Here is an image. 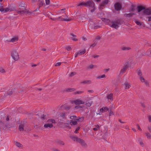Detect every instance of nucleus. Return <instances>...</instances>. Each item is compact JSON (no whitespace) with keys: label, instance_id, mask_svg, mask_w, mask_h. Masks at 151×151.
Masks as SVG:
<instances>
[{"label":"nucleus","instance_id":"nucleus-46","mask_svg":"<svg viewBox=\"0 0 151 151\" xmlns=\"http://www.w3.org/2000/svg\"><path fill=\"white\" fill-rule=\"evenodd\" d=\"M106 76L104 75L103 74L101 76H99L97 77V79H100V78H106Z\"/></svg>","mask_w":151,"mask_h":151},{"label":"nucleus","instance_id":"nucleus-5","mask_svg":"<svg viewBox=\"0 0 151 151\" xmlns=\"http://www.w3.org/2000/svg\"><path fill=\"white\" fill-rule=\"evenodd\" d=\"M129 66V63L128 62H126L123 66L121 69L120 74H122L125 72L126 70H127Z\"/></svg>","mask_w":151,"mask_h":151},{"label":"nucleus","instance_id":"nucleus-30","mask_svg":"<svg viewBox=\"0 0 151 151\" xmlns=\"http://www.w3.org/2000/svg\"><path fill=\"white\" fill-rule=\"evenodd\" d=\"M86 50L85 49L83 50H80L78 52V54H79V55H81L84 54L86 52Z\"/></svg>","mask_w":151,"mask_h":151},{"label":"nucleus","instance_id":"nucleus-12","mask_svg":"<svg viewBox=\"0 0 151 151\" xmlns=\"http://www.w3.org/2000/svg\"><path fill=\"white\" fill-rule=\"evenodd\" d=\"M19 9L20 10L23 11H26V12L27 13H32L31 12L27 11V9L26 8L25 6V4H22L19 5Z\"/></svg>","mask_w":151,"mask_h":151},{"label":"nucleus","instance_id":"nucleus-36","mask_svg":"<svg viewBox=\"0 0 151 151\" xmlns=\"http://www.w3.org/2000/svg\"><path fill=\"white\" fill-rule=\"evenodd\" d=\"M84 92L83 91H78L76 92H74L73 94L74 95H76L77 94H80L83 93Z\"/></svg>","mask_w":151,"mask_h":151},{"label":"nucleus","instance_id":"nucleus-55","mask_svg":"<svg viewBox=\"0 0 151 151\" xmlns=\"http://www.w3.org/2000/svg\"><path fill=\"white\" fill-rule=\"evenodd\" d=\"M80 128V127H78L76 129L75 131V133H78V131Z\"/></svg>","mask_w":151,"mask_h":151},{"label":"nucleus","instance_id":"nucleus-10","mask_svg":"<svg viewBox=\"0 0 151 151\" xmlns=\"http://www.w3.org/2000/svg\"><path fill=\"white\" fill-rule=\"evenodd\" d=\"M16 89L15 88H13L10 91H8L6 94V96L9 95L10 96L12 94H16L17 93V91H16Z\"/></svg>","mask_w":151,"mask_h":151},{"label":"nucleus","instance_id":"nucleus-34","mask_svg":"<svg viewBox=\"0 0 151 151\" xmlns=\"http://www.w3.org/2000/svg\"><path fill=\"white\" fill-rule=\"evenodd\" d=\"M145 134H146V136L147 137V138L148 139H151V135L150 133L148 132H145Z\"/></svg>","mask_w":151,"mask_h":151},{"label":"nucleus","instance_id":"nucleus-28","mask_svg":"<svg viewBox=\"0 0 151 151\" xmlns=\"http://www.w3.org/2000/svg\"><path fill=\"white\" fill-rule=\"evenodd\" d=\"M18 40L17 37H15L12 38L11 40L9 41V42H14L17 41Z\"/></svg>","mask_w":151,"mask_h":151},{"label":"nucleus","instance_id":"nucleus-24","mask_svg":"<svg viewBox=\"0 0 151 151\" xmlns=\"http://www.w3.org/2000/svg\"><path fill=\"white\" fill-rule=\"evenodd\" d=\"M77 120H75L74 121L71 120L70 122V124L71 125H76L77 124Z\"/></svg>","mask_w":151,"mask_h":151},{"label":"nucleus","instance_id":"nucleus-7","mask_svg":"<svg viewBox=\"0 0 151 151\" xmlns=\"http://www.w3.org/2000/svg\"><path fill=\"white\" fill-rule=\"evenodd\" d=\"M72 104L74 103L76 105L83 104H84V102L83 101L79 99H76L73 101H71Z\"/></svg>","mask_w":151,"mask_h":151},{"label":"nucleus","instance_id":"nucleus-41","mask_svg":"<svg viewBox=\"0 0 151 151\" xmlns=\"http://www.w3.org/2000/svg\"><path fill=\"white\" fill-rule=\"evenodd\" d=\"M134 22L137 25L141 26L142 25V22H140L138 21H134Z\"/></svg>","mask_w":151,"mask_h":151},{"label":"nucleus","instance_id":"nucleus-2","mask_svg":"<svg viewBox=\"0 0 151 151\" xmlns=\"http://www.w3.org/2000/svg\"><path fill=\"white\" fill-rule=\"evenodd\" d=\"M47 122L48 123L45 124L44 126V127L46 128H51L53 127L52 124H55L57 123L54 119H49L47 121Z\"/></svg>","mask_w":151,"mask_h":151},{"label":"nucleus","instance_id":"nucleus-60","mask_svg":"<svg viewBox=\"0 0 151 151\" xmlns=\"http://www.w3.org/2000/svg\"><path fill=\"white\" fill-rule=\"evenodd\" d=\"M71 108V107L70 106H67L65 107V109L66 110H68L70 109Z\"/></svg>","mask_w":151,"mask_h":151},{"label":"nucleus","instance_id":"nucleus-40","mask_svg":"<svg viewBox=\"0 0 151 151\" xmlns=\"http://www.w3.org/2000/svg\"><path fill=\"white\" fill-rule=\"evenodd\" d=\"M16 145L19 147H22V145L19 142H16Z\"/></svg>","mask_w":151,"mask_h":151},{"label":"nucleus","instance_id":"nucleus-20","mask_svg":"<svg viewBox=\"0 0 151 151\" xmlns=\"http://www.w3.org/2000/svg\"><path fill=\"white\" fill-rule=\"evenodd\" d=\"M135 10V5L134 4H132L131 6V7L129 9V11L131 12H134Z\"/></svg>","mask_w":151,"mask_h":151},{"label":"nucleus","instance_id":"nucleus-50","mask_svg":"<svg viewBox=\"0 0 151 151\" xmlns=\"http://www.w3.org/2000/svg\"><path fill=\"white\" fill-rule=\"evenodd\" d=\"M140 79L142 82H144L145 81V79L144 78L142 77V76L140 77Z\"/></svg>","mask_w":151,"mask_h":151},{"label":"nucleus","instance_id":"nucleus-63","mask_svg":"<svg viewBox=\"0 0 151 151\" xmlns=\"http://www.w3.org/2000/svg\"><path fill=\"white\" fill-rule=\"evenodd\" d=\"M144 82L145 83V84L148 87L149 86V83L147 81H145Z\"/></svg>","mask_w":151,"mask_h":151},{"label":"nucleus","instance_id":"nucleus-39","mask_svg":"<svg viewBox=\"0 0 151 151\" xmlns=\"http://www.w3.org/2000/svg\"><path fill=\"white\" fill-rule=\"evenodd\" d=\"M92 103L93 102L92 101H91L90 102L86 103V105L87 106L90 107Z\"/></svg>","mask_w":151,"mask_h":151},{"label":"nucleus","instance_id":"nucleus-22","mask_svg":"<svg viewBox=\"0 0 151 151\" xmlns=\"http://www.w3.org/2000/svg\"><path fill=\"white\" fill-rule=\"evenodd\" d=\"M131 49V48L129 47H121V49L123 51L130 50Z\"/></svg>","mask_w":151,"mask_h":151},{"label":"nucleus","instance_id":"nucleus-45","mask_svg":"<svg viewBox=\"0 0 151 151\" xmlns=\"http://www.w3.org/2000/svg\"><path fill=\"white\" fill-rule=\"evenodd\" d=\"M26 11H23L22 10H20L19 11H18L17 12V13L18 14H23L24 13H26Z\"/></svg>","mask_w":151,"mask_h":151},{"label":"nucleus","instance_id":"nucleus-49","mask_svg":"<svg viewBox=\"0 0 151 151\" xmlns=\"http://www.w3.org/2000/svg\"><path fill=\"white\" fill-rule=\"evenodd\" d=\"M70 119H72L76 120V119H77V117L76 116H70Z\"/></svg>","mask_w":151,"mask_h":151},{"label":"nucleus","instance_id":"nucleus-35","mask_svg":"<svg viewBox=\"0 0 151 151\" xmlns=\"http://www.w3.org/2000/svg\"><path fill=\"white\" fill-rule=\"evenodd\" d=\"M96 40L93 41V43L90 46V47H93L96 45L98 43V42H96Z\"/></svg>","mask_w":151,"mask_h":151},{"label":"nucleus","instance_id":"nucleus-15","mask_svg":"<svg viewBox=\"0 0 151 151\" xmlns=\"http://www.w3.org/2000/svg\"><path fill=\"white\" fill-rule=\"evenodd\" d=\"M145 7L142 6H139L137 7L136 9L138 12H140L142 11L145 10Z\"/></svg>","mask_w":151,"mask_h":151},{"label":"nucleus","instance_id":"nucleus-26","mask_svg":"<svg viewBox=\"0 0 151 151\" xmlns=\"http://www.w3.org/2000/svg\"><path fill=\"white\" fill-rule=\"evenodd\" d=\"M113 93H110L108 95L107 99H109L111 101H112L113 100Z\"/></svg>","mask_w":151,"mask_h":151},{"label":"nucleus","instance_id":"nucleus-17","mask_svg":"<svg viewBox=\"0 0 151 151\" xmlns=\"http://www.w3.org/2000/svg\"><path fill=\"white\" fill-rule=\"evenodd\" d=\"M136 15V13H130L129 14L125 13L124 14V16L126 17H132L133 15Z\"/></svg>","mask_w":151,"mask_h":151},{"label":"nucleus","instance_id":"nucleus-42","mask_svg":"<svg viewBox=\"0 0 151 151\" xmlns=\"http://www.w3.org/2000/svg\"><path fill=\"white\" fill-rule=\"evenodd\" d=\"M101 39V37L99 36V35H98L96 37V39L94 40V41H96V42H98V40H100Z\"/></svg>","mask_w":151,"mask_h":151},{"label":"nucleus","instance_id":"nucleus-33","mask_svg":"<svg viewBox=\"0 0 151 151\" xmlns=\"http://www.w3.org/2000/svg\"><path fill=\"white\" fill-rule=\"evenodd\" d=\"M91 83V81L90 80H86L83 81L81 83L83 84H90Z\"/></svg>","mask_w":151,"mask_h":151},{"label":"nucleus","instance_id":"nucleus-16","mask_svg":"<svg viewBox=\"0 0 151 151\" xmlns=\"http://www.w3.org/2000/svg\"><path fill=\"white\" fill-rule=\"evenodd\" d=\"M112 24L111 27L112 28H114L115 29H117L119 27L118 25L116 23L114 22V21H112L111 22Z\"/></svg>","mask_w":151,"mask_h":151},{"label":"nucleus","instance_id":"nucleus-6","mask_svg":"<svg viewBox=\"0 0 151 151\" xmlns=\"http://www.w3.org/2000/svg\"><path fill=\"white\" fill-rule=\"evenodd\" d=\"M114 7L115 10L120 11L122 8V4L119 2H116L114 4Z\"/></svg>","mask_w":151,"mask_h":151},{"label":"nucleus","instance_id":"nucleus-38","mask_svg":"<svg viewBox=\"0 0 151 151\" xmlns=\"http://www.w3.org/2000/svg\"><path fill=\"white\" fill-rule=\"evenodd\" d=\"M83 6H86V2H81L77 6H81V7Z\"/></svg>","mask_w":151,"mask_h":151},{"label":"nucleus","instance_id":"nucleus-23","mask_svg":"<svg viewBox=\"0 0 151 151\" xmlns=\"http://www.w3.org/2000/svg\"><path fill=\"white\" fill-rule=\"evenodd\" d=\"M66 114L65 113L63 112L61 113L60 115V117L62 119H66Z\"/></svg>","mask_w":151,"mask_h":151},{"label":"nucleus","instance_id":"nucleus-59","mask_svg":"<svg viewBox=\"0 0 151 151\" xmlns=\"http://www.w3.org/2000/svg\"><path fill=\"white\" fill-rule=\"evenodd\" d=\"M51 19L54 21H58V17H57L56 18H50Z\"/></svg>","mask_w":151,"mask_h":151},{"label":"nucleus","instance_id":"nucleus-37","mask_svg":"<svg viewBox=\"0 0 151 151\" xmlns=\"http://www.w3.org/2000/svg\"><path fill=\"white\" fill-rule=\"evenodd\" d=\"M96 127L93 128V130L94 131H97L98 130L99 128V126L98 125H96L95 126Z\"/></svg>","mask_w":151,"mask_h":151},{"label":"nucleus","instance_id":"nucleus-44","mask_svg":"<svg viewBox=\"0 0 151 151\" xmlns=\"http://www.w3.org/2000/svg\"><path fill=\"white\" fill-rule=\"evenodd\" d=\"M45 4V3H44V1H41L39 3V7H40L41 6H42Z\"/></svg>","mask_w":151,"mask_h":151},{"label":"nucleus","instance_id":"nucleus-29","mask_svg":"<svg viewBox=\"0 0 151 151\" xmlns=\"http://www.w3.org/2000/svg\"><path fill=\"white\" fill-rule=\"evenodd\" d=\"M76 90V89L74 88H68L66 89V90H65V91L67 92H73L74 91H75Z\"/></svg>","mask_w":151,"mask_h":151},{"label":"nucleus","instance_id":"nucleus-19","mask_svg":"<svg viewBox=\"0 0 151 151\" xmlns=\"http://www.w3.org/2000/svg\"><path fill=\"white\" fill-rule=\"evenodd\" d=\"M114 22L116 23L118 25H121L123 23V21L120 19H118L114 21Z\"/></svg>","mask_w":151,"mask_h":151},{"label":"nucleus","instance_id":"nucleus-27","mask_svg":"<svg viewBox=\"0 0 151 151\" xmlns=\"http://www.w3.org/2000/svg\"><path fill=\"white\" fill-rule=\"evenodd\" d=\"M56 142L60 145H64V142L60 140H58L56 141Z\"/></svg>","mask_w":151,"mask_h":151},{"label":"nucleus","instance_id":"nucleus-62","mask_svg":"<svg viewBox=\"0 0 151 151\" xmlns=\"http://www.w3.org/2000/svg\"><path fill=\"white\" fill-rule=\"evenodd\" d=\"M94 67V65H90L88 67V68H90L91 69H92Z\"/></svg>","mask_w":151,"mask_h":151},{"label":"nucleus","instance_id":"nucleus-21","mask_svg":"<svg viewBox=\"0 0 151 151\" xmlns=\"http://www.w3.org/2000/svg\"><path fill=\"white\" fill-rule=\"evenodd\" d=\"M109 110V109L107 107H103L100 109V111L101 112H103L104 111L106 112Z\"/></svg>","mask_w":151,"mask_h":151},{"label":"nucleus","instance_id":"nucleus-54","mask_svg":"<svg viewBox=\"0 0 151 151\" xmlns=\"http://www.w3.org/2000/svg\"><path fill=\"white\" fill-rule=\"evenodd\" d=\"M45 3L46 5H49L50 4V0H45Z\"/></svg>","mask_w":151,"mask_h":151},{"label":"nucleus","instance_id":"nucleus-8","mask_svg":"<svg viewBox=\"0 0 151 151\" xmlns=\"http://www.w3.org/2000/svg\"><path fill=\"white\" fill-rule=\"evenodd\" d=\"M78 139V142L80 143L83 147H87V144L85 143L84 140L80 138Z\"/></svg>","mask_w":151,"mask_h":151},{"label":"nucleus","instance_id":"nucleus-11","mask_svg":"<svg viewBox=\"0 0 151 151\" xmlns=\"http://www.w3.org/2000/svg\"><path fill=\"white\" fill-rule=\"evenodd\" d=\"M13 10H14L12 9V8H4L2 6H1V7L0 8V11L4 12H7L9 11H12Z\"/></svg>","mask_w":151,"mask_h":151},{"label":"nucleus","instance_id":"nucleus-58","mask_svg":"<svg viewBox=\"0 0 151 151\" xmlns=\"http://www.w3.org/2000/svg\"><path fill=\"white\" fill-rule=\"evenodd\" d=\"M114 114V113L113 111H111V110H110L109 111V116H111L112 115H113Z\"/></svg>","mask_w":151,"mask_h":151},{"label":"nucleus","instance_id":"nucleus-13","mask_svg":"<svg viewBox=\"0 0 151 151\" xmlns=\"http://www.w3.org/2000/svg\"><path fill=\"white\" fill-rule=\"evenodd\" d=\"M143 14L147 15L151 14V8H148L146 9L145 8V10L143 11Z\"/></svg>","mask_w":151,"mask_h":151},{"label":"nucleus","instance_id":"nucleus-61","mask_svg":"<svg viewBox=\"0 0 151 151\" xmlns=\"http://www.w3.org/2000/svg\"><path fill=\"white\" fill-rule=\"evenodd\" d=\"M61 62H58V63H57L55 65V66H60L61 64Z\"/></svg>","mask_w":151,"mask_h":151},{"label":"nucleus","instance_id":"nucleus-53","mask_svg":"<svg viewBox=\"0 0 151 151\" xmlns=\"http://www.w3.org/2000/svg\"><path fill=\"white\" fill-rule=\"evenodd\" d=\"M20 88L21 89V90L19 89L17 90V91L19 93H20L22 91H25V89L24 88L22 87V88Z\"/></svg>","mask_w":151,"mask_h":151},{"label":"nucleus","instance_id":"nucleus-43","mask_svg":"<svg viewBox=\"0 0 151 151\" xmlns=\"http://www.w3.org/2000/svg\"><path fill=\"white\" fill-rule=\"evenodd\" d=\"M124 84L125 86V88L126 89L129 88L130 87V86L128 83H126Z\"/></svg>","mask_w":151,"mask_h":151},{"label":"nucleus","instance_id":"nucleus-4","mask_svg":"<svg viewBox=\"0 0 151 151\" xmlns=\"http://www.w3.org/2000/svg\"><path fill=\"white\" fill-rule=\"evenodd\" d=\"M11 56L15 61L17 60L19 58L18 53L14 50H13L11 52Z\"/></svg>","mask_w":151,"mask_h":151},{"label":"nucleus","instance_id":"nucleus-31","mask_svg":"<svg viewBox=\"0 0 151 151\" xmlns=\"http://www.w3.org/2000/svg\"><path fill=\"white\" fill-rule=\"evenodd\" d=\"M24 125L23 124L19 125V129L20 131H23L24 130Z\"/></svg>","mask_w":151,"mask_h":151},{"label":"nucleus","instance_id":"nucleus-25","mask_svg":"<svg viewBox=\"0 0 151 151\" xmlns=\"http://www.w3.org/2000/svg\"><path fill=\"white\" fill-rule=\"evenodd\" d=\"M137 73L139 77L142 76V72L139 69H138L137 70Z\"/></svg>","mask_w":151,"mask_h":151},{"label":"nucleus","instance_id":"nucleus-51","mask_svg":"<svg viewBox=\"0 0 151 151\" xmlns=\"http://www.w3.org/2000/svg\"><path fill=\"white\" fill-rule=\"evenodd\" d=\"M104 22L106 23H109L110 22V21L109 19L105 18L104 19Z\"/></svg>","mask_w":151,"mask_h":151},{"label":"nucleus","instance_id":"nucleus-52","mask_svg":"<svg viewBox=\"0 0 151 151\" xmlns=\"http://www.w3.org/2000/svg\"><path fill=\"white\" fill-rule=\"evenodd\" d=\"M83 107L82 106L78 105L75 107V108L76 109H82Z\"/></svg>","mask_w":151,"mask_h":151},{"label":"nucleus","instance_id":"nucleus-57","mask_svg":"<svg viewBox=\"0 0 151 151\" xmlns=\"http://www.w3.org/2000/svg\"><path fill=\"white\" fill-rule=\"evenodd\" d=\"M141 106L144 108H145V103L144 102H141Z\"/></svg>","mask_w":151,"mask_h":151},{"label":"nucleus","instance_id":"nucleus-1","mask_svg":"<svg viewBox=\"0 0 151 151\" xmlns=\"http://www.w3.org/2000/svg\"><path fill=\"white\" fill-rule=\"evenodd\" d=\"M86 6L92 8L90 10L92 12H94L95 10V4L92 0H89L86 2Z\"/></svg>","mask_w":151,"mask_h":151},{"label":"nucleus","instance_id":"nucleus-9","mask_svg":"<svg viewBox=\"0 0 151 151\" xmlns=\"http://www.w3.org/2000/svg\"><path fill=\"white\" fill-rule=\"evenodd\" d=\"M109 2H110L109 0H105L102 1V3L100 6L99 8L101 9H103L105 7V5L108 4Z\"/></svg>","mask_w":151,"mask_h":151},{"label":"nucleus","instance_id":"nucleus-48","mask_svg":"<svg viewBox=\"0 0 151 151\" xmlns=\"http://www.w3.org/2000/svg\"><path fill=\"white\" fill-rule=\"evenodd\" d=\"M46 115H44V114L41 115L40 118L42 120H45L46 119Z\"/></svg>","mask_w":151,"mask_h":151},{"label":"nucleus","instance_id":"nucleus-18","mask_svg":"<svg viewBox=\"0 0 151 151\" xmlns=\"http://www.w3.org/2000/svg\"><path fill=\"white\" fill-rule=\"evenodd\" d=\"M70 138L72 139L73 141H76V142H78V139L79 138L76 136H74L73 135H71L70 136Z\"/></svg>","mask_w":151,"mask_h":151},{"label":"nucleus","instance_id":"nucleus-64","mask_svg":"<svg viewBox=\"0 0 151 151\" xmlns=\"http://www.w3.org/2000/svg\"><path fill=\"white\" fill-rule=\"evenodd\" d=\"M66 49L68 51H70L71 50V47H70V46H68L67 47H66Z\"/></svg>","mask_w":151,"mask_h":151},{"label":"nucleus","instance_id":"nucleus-56","mask_svg":"<svg viewBox=\"0 0 151 151\" xmlns=\"http://www.w3.org/2000/svg\"><path fill=\"white\" fill-rule=\"evenodd\" d=\"M76 74V73L75 72H72L70 74V76L72 77Z\"/></svg>","mask_w":151,"mask_h":151},{"label":"nucleus","instance_id":"nucleus-47","mask_svg":"<svg viewBox=\"0 0 151 151\" xmlns=\"http://www.w3.org/2000/svg\"><path fill=\"white\" fill-rule=\"evenodd\" d=\"M0 72L4 73H5L6 71L3 68L1 67H0Z\"/></svg>","mask_w":151,"mask_h":151},{"label":"nucleus","instance_id":"nucleus-3","mask_svg":"<svg viewBox=\"0 0 151 151\" xmlns=\"http://www.w3.org/2000/svg\"><path fill=\"white\" fill-rule=\"evenodd\" d=\"M67 18H68V17L65 13H64L62 16L58 17V21L68 22L71 21L72 20L71 19H67Z\"/></svg>","mask_w":151,"mask_h":151},{"label":"nucleus","instance_id":"nucleus-14","mask_svg":"<svg viewBox=\"0 0 151 151\" xmlns=\"http://www.w3.org/2000/svg\"><path fill=\"white\" fill-rule=\"evenodd\" d=\"M6 117L5 115H4L2 116H0V127H1L4 125V120H5Z\"/></svg>","mask_w":151,"mask_h":151},{"label":"nucleus","instance_id":"nucleus-32","mask_svg":"<svg viewBox=\"0 0 151 151\" xmlns=\"http://www.w3.org/2000/svg\"><path fill=\"white\" fill-rule=\"evenodd\" d=\"M84 118L83 116L81 117H78L77 119H76V120H77V121L78 122H82V121H83V120L84 119Z\"/></svg>","mask_w":151,"mask_h":151}]
</instances>
